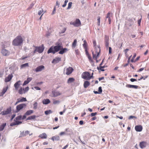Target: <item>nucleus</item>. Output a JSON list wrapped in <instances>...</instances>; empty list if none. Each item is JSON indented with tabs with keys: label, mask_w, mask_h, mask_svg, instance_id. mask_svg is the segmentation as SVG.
I'll list each match as a JSON object with an SVG mask.
<instances>
[{
	"label": "nucleus",
	"mask_w": 149,
	"mask_h": 149,
	"mask_svg": "<svg viewBox=\"0 0 149 149\" xmlns=\"http://www.w3.org/2000/svg\"><path fill=\"white\" fill-rule=\"evenodd\" d=\"M12 111L11 108V107H10L7 108L6 110L3 111H2L1 113V114L2 115L5 116L7 114H9Z\"/></svg>",
	"instance_id": "6"
},
{
	"label": "nucleus",
	"mask_w": 149,
	"mask_h": 149,
	"mask_svg": "<svg viewBox=\"0 0 149 149\" xmlns=\"http://www.w3.org/2000/svg\"><path fill=\"white\" fill-rule=\"evenodd\" d=\"M15 122L16 125H18L22 123V122L18 121L17 120H16Z\"/></svg>",
	"instance_id": "46"
},
{
	"label": "nucleus",
	"mask_w": 149,
	"mask_h": 149,
	"mask_svg": "<svg viewBox=\"0 0 149 149\" xmlns=\"http://www.w3.org/2000/svg\"><path fill=\"white\" fill-rule=\"evenodd\" d=\"M126 87L129 88H133L135 89H137L138 88L139 86L134 85L127 84L126 85Z\"/></svg>",
	"instance_id": "18"
},
{
	"label": "nucleus",
	"mask_w": 149,
	"mask_h": 149,
	"mask_svg": "<svg viewBox=\"0 0 149 149\" xmlns=\"http://www.w3.org/2000/svg\"><path fill=\"white\" fill-rule=\"evenodd\" d=\"M66 109V108H64L63 109V110L62 111H61L59 112L60 114L61 115L63 114L65 112Z\"/></svg>",
	"instance_id": "50"
},
{
	"label": "nucleus",
	"mask_w": 149,
	"mask_h": 149,
	"mask_svg": "<svg viewBox=\"0 0 149 149\" xmlns=\"http://www.w3.org/2000/svg\"><path fill=\"white\" fill-rule=\"evenodd\" d=\"M145 143H146L144 141H142L140 142L139 146L141 148H143L146 147Z\"/></svg>",
	"instance_id": "23"
},
{
	"label": "nucleus",
	"mask_w": 149,
	"mask_h": 149,
	"mask_svg": "<svg viewBox=\"0 0 149 149\" xmlns=\"http://www.w3.org/2000/svg\"><path fill=\"white\" fill-rule=\"evenodd\" d=\"M24 131H23L22 132H20V135L19 136V138H20V137H22L24 136H25L24 135Z\"/></svg>",
	"instance_id": "47"
},
{
	"label": "nucleus",
	"mask_w": 149,
	"mask_h": 149,
	"mask_svg": "<svg viewBox=\"0 0 149 149\" xmlns=\"http://www.w3.org/2000/svg\"><path fill=\"white\" fill-rule=\"evenodd\" d=\"M33 112V110H29L27 111L25 113V115H26L27 116H29Z\"/></svg>",
	"instance_id": "25"
},
{
	"label": "nucleus",
	"mask_w": 149,
	"mask_h": 149,
	"mask_svg": "<svg viewBox=\"0 0 149 149\" xmlns=\"http://www.w3.org/2000/svg\"><path fill=\"white\" fill-rule=\"evenodd\" d=\"M105 42L106 47L108 48L109 45V38L107 36H105Z\"/></svg>",
	"instance_id": "10"
},
{
	"label": "nucleus",
	"mask_w": 149,
	"mask_h": 149,
	"mask_svg": "<svg viewBox=\"0 0 149 149\" xmlns=\"http://www.w3.org/2000/svg\"><path fill=\"white\" fill-rule=\"evenodd\" d=\"M90 85V82L88 81H86L84 83V86L85 88H86Z\"/></svg>",
	"instance_id": "21"
},
{
	"label": "nucleus",
	"mask_w": 149,
	"mask_h": 149,
	"mask_svg": "<svg viewBox=\"0 0 149 149\" xmlns=\"http://www.w3.org/2000/svg\"><path fill=\"white\" fill-rule=\"evenodd\" d=\"M29 131H28V130L26 131H25V132H24V135L25 136H26L28 134H29Z\"/></svg>",
	"instance_id": "52"
},
{
	"label": "nucleus",
	"mask_w": 149,
	"mask_h": 149,
	"mask_svg": "<svg viewBox=\"0 0 149 149\" xmlns=\"http://www.w3.org/2000/svg\"><path fill=\"white\" fill-rule=\"evenodd\" d=\"M45 68L44 66L43 65H41L37 67L36 68L35 70V71L36 72H38L44 69Z\"/></svg>",
	"instance_id": "9"
},
{
	"label": "nucleus",
	"mask_w": 149,
	"mask_h": 149,
	"mask_svg": "<svg viewBox=\"0 0 149 149\" xmlns=\"http://www.w3.org/2000/svg\"><path fill=\"white\" fill-rule=\"evenodd\" d=\"M26 107V104L24 103H22L17 106L16 107V113H17L23 109L24 107Z\"/></svg>",
	"instance_id": "4"
},
{
	"label": "nucleus",
	"mask_w": 149,
	"mask_h": 149,
	"mask_svg": "<svg viewBox=\"0 0 149 149\" xmlns=\"http://www.w3.org/2000/svg\"><path fill=\"white\" fill-rule=\"evenodd\" d=\"M65 132H61L60 133L59 135L60 136H62V135H65Z\"/></svg>",
	"instance_id": "63"
},
{
	"label": "nucleus",
	"mask_w": 149,
	"mask_h": 149,
	"mask_svg": "<svg viewBox=\"0 0 149 149\" xmlns=\"http://www.w3.org/2000/svg\"><path fill=\"white\" fill-rule=\"evenodd\" d=\"M6 42H1V48L2 49H5V44L6 43Z\"/></svg>",
	"instance_id": "40"
},
{
	"label": "nucleus",
	"mask_w": 149,
	"mask_h": 149,
	"mask_svg": "<svg viewBox=\"0 0 149 149\" xmlns=\"http://www.w3.org/2000/svg\"><path fill=\"white\" fill-rule=\"evenodd\" d=\"M73 69L71 67H69L66 69L65 74L67 75L71 74L73 71Z\"/></svg>",
	"instance_id": "8"
},
{
	"label": "nucleus",
	"mask_w": 149,
	"mask_h": 149,
	"mask_svg": "<svg viewBox=\"0 0 149 149\" xmlns=\"http://www.w3.org/2000/svg\"><path fill=\"white\" fill-rule=\"evenodd\" d=\"M97 49L99 50V52H97V55L96 57H95V59L97 58V57L99 56L100 53V48L98 47Z\"/></svg>",
	"instance_id": "36"
},
{
	"label": "nucleus",
	"mask_w": 149,
	"mask_h": 149,
	"mask_svg": "<svg viewBox=\"0 0 149 149\" xmlns=\"http://www.w3.org/2000/svg\"><path fill=\"white\" fill-rule=\"evenodd\" d=\"M97 69L99 70H100L101 71H104L105 70H104V69H103V68H100V66L99 67H97Z\"/></svg>",
	"instance_id": "51"
},
{
	"label": "nucleus",
	"mask_w": 149,
	"mask_h": 149,
	"mask_svg": "<svg viewBox=\"0 0 149 149\" xmlns=\"http://www.w3.org/2000/svg\"><path fill=\"white\" fill-rule=\"evenodd\" d=\"M97 114V112L92 113H91V116L92 117L95 116Z\"/></svg>",
	"instance_id": "61"
},
{
	"label": "nucleus",
	"mask_w": 149,
	"mask_h": 149,
	"mask_svg": "<svg viewBox=\"0 0 149 149\" xmlns=\"http://www.w3.org/2000/svg\"><path fill=\"white\" fill-rule=\"evenodd\" d=\"M68 51V50L67 48H63L62 46V48L60 50L58 53L60 54H63L64 53Z\"/></svg>",
	"instance_id": "12"
},
{
	"label": "nucleus",
	"mask_w": 149,
	"mask_h": 149,
	"mask_svg": "<svg viewBox=\"0 0 149 149\" xmlns=\"http://www.w3.org/2000/svg\"><path fill=\"white\" fill-rule=\"evenodd\" d=\"M52 111L50 110H49L45 111V115H48L49 114L52 113Z\"/></svg>",
	"instance_id": "32"
},
{
	"label": "nucleus",
	"mask_w": 149,
	"mask_h": 149,
	"mask_svg": "<svg viewBox=\"0 0 149 149\" xmlns=\"http://www.w3.org/2000/svg\"><path fill=\"white\" fill-rule=\"evenodd\" d=\"M32 79V78L31 77H28L27 79V80H26L29 82V83L30 82L31 80Z\"/></svg>",
	"instance_id": "56"
},
{
	"label": "nucleus",
	"mask_w": 149,
	"mask_h": 149,
	"mask_svg": "<svg viewBox=\"0 0 149 149\" xmlns=\"http://www.w3.org/2000/svg\"><path fill=\"white\" fill-rule=\"evenodd\" d=\"M23 40L21 36H17L13 41V45L15 46H20L23 43Z\"/></svg>",
	"instance_id": "2"
},
{
	"label": "nucleus",
	"mask_w": 149,
	"mask_h": 149,
	"mask_svg": "<svg viewBox=\"0 0 149 149\" xmlns=\"http://www.w3.org/2000/svg\"><path fill=\"white\" fill-rule=\"evenodd\" d=\"M135 129L136 131L140 132L142 131L143 127L141 125H137L135 126Z\"/></svg>",
	"instance_id": "11"
},
{
	"label": "nucleus",
	"mask_w": 149,
	"mask_h": 149,
	"mask_svg": "<svg viewBox=\"0 0 149 149\" xmlns=\"http://www.w3.org/2000/svg\"><path fill=\"white\" fill-rule=\"evenodd\" d=\"M19 100L20 102H25L27 101L26 98L24 97H22L20 99H19Z\"/></svg>",
	"instance_id": "38"
},
{
	"label": "nucleus",
	"mask_w": 149,
	"mask_h": 149,
	"mask_svg": "<svg viewBox=\"0 0 149 149\" xmlns=\"http://www.w3.org/2000/svg\"><path fill=\"white\" fill-rule=\"evenodd\" d=\"M130 81L132 82H133L135 81H136L137 80L135 79L131 78L130 79Z\"/></svg>",
	"instance_id": "62"
},
{
	"label": "nucleus",
	"mask_w": 149,
	"mask_h": 149,
	"mask_svg": "<svg viewBox=\"0 0 149 149\" xmlns=\"http://www.w3.org/2000/svg\"><path fill=\"white\" fill-rule=\"evenodd\" d=\"M68 1V0H65L64 1V4L62 5V7H65L67 5V3Z\"/></svg>",
	"instance_id": "48"
},
{
	"label": "nucleus",
	"mask_w": 149,
	"mask_h": 149,
	"mask_svg": "<svg viewBox=\"0 0 149 149\" xmlns=\"http://www.w3.org/2000/svg\"><path fill=\"white\" fill-rule=\"evenodd\" d=\"M61 61V58L59 57H56L52 61V63H56L59 62Z\"/></svg>",
	"instance_id": "13"
},
{
	"label": "nucleus",
	"mask_w": 149,
	"mask_h": 149,
	"mask_svg": "<svg viewBox=\"0 0 149 149\" xmlns=\"http://www.w3.org/2000/svg\"><path fill=\"white\" fill-rule=\"evenodd\" d=\"M1 53L4 56H8L10 55V52L8 50L5 49H2L1 50Z\"/></svg>",
	"instance_id": "7"
},
{
	"label": "nucleus",
	"mask_w": 149,
	"mask_h": 149,
	"mask_svg": "<svg viewBox=\"0 0 149 149\" xmlns=\"http://www.w3.org/2000/svg\"><path fill=\"white\" fill-rule=\"evenodd\" d=\"M33 109H36L37 108L38 103L37 102H35L33 104Z\"/></svg>",
	"instance_id": "39"
},
{
	"label": "nucleus",
	"mask_w": 149,
	"mask_h": 149,
	"mask_svg": "<svg viewBox=\"0 0 149 149\" xmlns=\"http://www.w3.org/2000/svg\"><path fill=\"white\" fill-rule=\"evenodd\" d=\"M70 24L77 27H79L81 25V22L79 19H76L74 22H71Z\"/></svg>",
	"instance_id": "5"
},
{
	"label": "nucleus",
	"mask_w": 149,
	"mask_h": 149,
	"mask_svg": "<svg viewBox=\"0 0 149 149\" xmlns=\"http://www.w3.org/2000/svg\"><path fill=\"white\" fill-rule=\"evenodd\" d=\"M13 77V76L12 74H9L7 77L5 78V81L6 82L9 81Z\"/></svg>",
	"instance_id": "16"
},
{
	"label": "nucleus",
	"mask_w": 149,
	"mask_h": 149,
	"mask_svg": "<svg viewBox=\"0 0 149 149\" xmlns=\"http://www.w3.org/2000/svg\"><path fill=\"white\" fill-rule=\"evenodd\" d=\"M62 48V46L59 44L55 46H51L48 50V54L52 53L53 54H55L56 52L59 51Z\"/></svg>",
	"instance_id": "1"
},
{
	"label": "nucleus",
	"mask_w": 149,
	"mask_h": 149,
	"mask_svg": "<svg viewBox=\"0 0 149 149\" xmlns=\"http://www.w3.org/2000/svg\"><path fill=\"white\" fill-rule=\"evenodd\" d=\"M60 103V101L59 100H54L53 101V103L54 104H58Z\"/></svg>",
	"instance_id": "44"
},
{
	"label": "nucleus",
	"mask_w": 149,
	"mask_h": 149,
	"mask_svg": "<svg viewBox=\"0 0 149 149\" xmlns=\"http://www.w3.org/2000/svg\"><path fill=\"white\" fill-rule=\"evenodd\" d=\"M50 101L48 99H44L42 101V102L44 104H47L50 103Z\"/></svg>",
	"instance_id": "19"
},
{
	"label": "nucleus",
	"mask_w": 149,
	"mask_h": 149,
	"mask_svg": "<svg viewBox=\"0 0 149 149\" xmlns=\"http://www.w3.org/2000/svg\"><path fill=\"white\" fill-rule=\"evenodd\" d=\"M24 88H22V87H21L19 90V91H18L19 93L20 94H22L23 93L22 91H24Z\"/></svg>",
	"instance_id": "33"
},
{
	"label": "nucleus",
	"mask_w": 149,
	"mask_h": 149,
	"mask_svg": "<svg viewBox=\"0 0 149 149\" xmlns=\"http://www.w3.org/2000/svg\"><path fill=\"white\" fill-rule=\"evenodd\" d=\"M77 43V40L76 39L74 40V41L72 44V47L75 48L76 45Z\"/></svg>",
	"instance_id": "30"
},
{
	"label": "nucleus",
	"mask_w": 149,
	"mask_h": 149,
	"mask_svg": "<svg viewBox=\"0 0 149 149\" xmlns=\"http://www.w3.org/2000/svg\"><path fill=\"white\" fill-rule=\"evenodd\" d=\"M72 2H70L68 4V6L67 9V10L70 9L72 7Z\"/></svg>",
	"instance_id": "37"
},
{
	"label": "nucleus",
	"mask_w": 149,
	"mask_h": 149,
	"mask_svg": "<svg viewBox=\"0 0 149 149\" xmlns=\"http://www.w3.org/2000/svg\"><path fill=\"white\" fill-rule=\"evenodd\" d=\"M129 49H126L125 50V56L127 57L128 56L127 52L129 51Z\"/></svg>",
	"instance_id": "43"
},
{
	"label": "nucleus",
	"mask_w": 149,
	"mask_h": 149,
	"mask_svg": "<svg viewBox=\"0 0 149 149\" xmlns=\"http://www.w3.org/2000/svg\"><path fill=\"white\" fill-rule=\"evenodd\" d=\"M6 125V123H3L0 126V131H2Z\"/></svg>",
	"instance_id": "27"
},
{
	"label": "nucleus",
	"mask_w": 149,
	"mask_h": 149,
	"mask_svg": "<svg viewBox=\"0 0 149 149\" xmlns=\"http://www.w3.org/2000/svg\"><path fill=\"white\" fill-rule=\"evenodd\" d=\"M7 90V88H4L3 89L2 91L1 92V94L2 95H3L6 92Z\"/></svg>",
	"instance_id": "34"
},
{
	"label": "nucleus",
	"mask_w": 149,
	"mask_h": 149,
	"mask_svg": "<svg viewBox=\"0 0 149 149\" xmlns=\"http://www.w3.org/2000/svg\"><path fill=\"white\" fill-rule=\"evenodd\" d=\"M133 118H135L136 119L137 118V117H136L134 116H130L128 118L130 120V119H133Z\"/></svg>",
	"instance_id": "49"
},
{
	"label": "nucleus",
	"mask_w": 149,
	"mask_h": 149,
	"mask_svg": "<svg viewBox=\"0 0 149 149\" xmlns=\"http://www.w3.org/2000/svg\"><path fill=\"white\" fill-rule=\"evenodd\" d=\"M21 82V81L20 80H19L16 82L14 84V86L16 90H17L20 85L22 84L21 83H20Z\"/></svg>",
	"instance_id": "15"
},
{
	"label": "nucleus",
	"mask_w": 149,
	"mask_h": 149,
	"mask_svg": "<svg viewBox=\"0 0 149 149\" xmlns=\"http://www.w3.org/2000/svg\"><path fill=\"white\" fill-rule=\"evenodd\" d=\"M144 68H140L137 71V72H141L142 71H143L144 70Z\"/></svg>",
	"instance_id": "64"
},
{
	"label": "nucleus",
	"mask_w": 149,
	"mask_h": 149,
	"mask_svg": "<svg viewBox=\"0 0 149 149\" xmlns=\"http://www.w3.org/2000/svg\"><path fill=\"white\" fill-rule=\"evenodd\" d=\"M90 73L88 72H85L83 73L81 75L82 78L87 80H89L91 79Z\"/></svg>",
	"instance_id": "3"
},
{
	"label": "nucleus",
	"mask_w": 149,
	"mask_h": 149,
	"mask_svg": "<svg viewBox=\"0 0 149 149\" xmlns=\"http://www.w3.org/2000/svg\"><path fill=\"white\" fill-rule=\"evenodd\" d=\"M102 87L101 86L99 87L98 89V92L99 93V94H101L102 93Z\"/></svg>",
	"instance_id": "42"
},
{
	"label": "nucleus",
	"mask_w": 149,
	"mask_h": 149,
	"mask_svg": "<svg viewBox=\"0 0 149 149\" xmlns=\"http://www.w3.org/2000/svg\"><path fill=\"white\" fill-rule=\"evenodd\" d=\"M45 48L43 44H42L41 46L38 47V48L37 52L39 53H41L43 51Z\"/></svg>",
	"instance_id": "14"
},
{
	"label": "nucleus",
	"mask_w": 149,
	"mask_h": 149,
	"mask_svg": "<svg viewBox=\"0 0 149 149\" xmlns=\"http://www.w3.org/2000/svg\"><path fill=\"white\" fill-rule=\"evenodd\" d=\"M136 53H134V54L133 56L132 59L131 60V61L132 62H135V61H134V59L136 57Z\"/></svg>",
	"instance_id": "35"
},
{
	"label": "nucleus",
	"mask_w": 149,
	"mask_h": 149,
	"mask_svg": "<svg viewBox=\"0 0 149 149\" xmlns=\"http://www.w3.org/2000/svg\"><path fill=\"white\" fill-rule=\"evenodd\" d=\"M95 48V52L96 53H97V52H98L99 51V50L97 49V48L99 47H100V46H99V47H97L96 46L94 47Z\"/></svg>",
	"instance_id": "55"
},
{
	"label": "nucleus",
	"mask_w": 149,
	"mask_h": 149,
	"mask_svg": "<svg viewBox=\"0 0 149 149\" xmlns=\"http://www.w3.org/2000/svg\"><path fill=\"white\" fill-rule=\"evenodd\" d=\"M74 80V78L72 77L69 78L68 80L67 83H70L73 82Z\"/></svg>",
	"instance_id": "28"
},
{
	"label": "nucleus",
	"mask_w": 149,
	"mask_h": 149,
	"mask_svg": "<svg viewBox=\"0 0 149 149\" xmlns=\"http://www.w3.org/2000/svg\"><path fill=\"white\" fill-rule=\"evenodd\" d=\"M29 66V64L28 63H26L21 65L20 68L23 69L25 68L26 67H28Z\"/></svg>",
	"instance_id": "26"
},
{
	"label": "nucleus",
	"mask_w": 149,
	"mask_h": 149,
	"mask_svg": "<svg viewBox=\"0 0 149 149\" xmlns=\"http://www.w3.org/2000/svg\"><path fill=\"white\" fill-rule=\"evenodd\" d=\"M97 25L98 26H100V16H98L97 17Z\"/></svg>",
	"instance_id": "41"
},
{
	"label": "nucleus",
	"mask_w": 149,
	"mask_h": 149,
	"mask_svg": "<svg viewBox=\"0 0 149 149\" xmlns=\"http://www.w3.org/2000/svg\"><path fill=\"white\" fill-rule=\"evenodd\" d=\"M71 131V130H70L68 128H66L65 130V131L66 132H70Z\"/></svg>",
	"instance_id": "57"
},
{
	"label": "nucleus",
	"mask_w": 149,
	"mask_h": 149,
	"mask_svg": "<svg viewBox=\"0 0 149 149\" xmlns=\"http://www.w3.org/2000/svg\"><path fill=\"white\" fill-rule=\"evenodd\" d=\"M36 118V116L35 115H33L27 118L26 119V120H31L32 119H34Z\"/></svg>",
	"instance_id": "29"
},
{
	"label": "nucleus",
	"mask_w": 149,
	"mask_h": 149,
	"mask_svg": "<svg viewBox=\"0 0 149 149\" xmlns=\"http://www.w3.org/2000/svg\"><path fill=\"white\" fill-rule=\"evenodd\" d=\"M22 118V116L21 115H19L17 116L14 120L15 121H16V120H20Z\"/></svg>",
	"instance_id": "31"
},
{
	"label": "nucleus",
	"mask_w": 149,
	"mask_h": 149,
	"mask_svg": "<svg viewBox=\"0 0 149 149\" xmlns=\"http://www.w3.org/2000/svg\"><path fill=\"white\" fill-rule=\"evenodd\" d=\"M56 7H54V8L52 12V15H53L55 13V11H56Z\"/></svg>",
	"instance_id": "58"
},
{
	"label": "nucleus",
	"mask_w": 149,
	"mask_h": 149,
	"mask_svg": "<svg viewBox=\"0 0 149 149\" xmlns=\"http://www.w3.org/2000/svg\"><path fill=\"white\" fill-rule=\"evenodd\" d=\"M43 12V9H42L41 10H39L38 12V15H41Z\"/></svg>",
	"instance_id": "53"
},
{
	"label": "nucleus",
	"mask_w": 149,
	"mask_h": 149,
	"mask_svg": "<svg viewBox=\"0 0 149 149\" xmlns=\"http://www.w3.org/2000/svg\"><path fill=\"white\" fill-rule=\"evenodd\" d=\"M51 139L53 141H59L60 140L59 136H53L52 137Z\"/></svg>",
	"instance_id": "22"
},
{
	"label": "nucleus",
	"mask_w": 149,
	"mask_h": 149,
	"mask_svg": "<svg viewBox=\"0 0 149 149\" xmlns=\"http://www.w3.org/2000/svg\"><path fill=\"white\" fill-rule=\"evenodd\" d=\"M110 14L111 13L110 12H109L107 14L106 19V20L107 19H108V20L109 24H110L111 23V19L110 17Z\"/></svg>",
	"instance_id": "20"
},
{
	"label": "nucleus",
	"mask_w": 149,
	"mask_h": 149,
	"mask_svg": "<svg viewBox=\"0 0 149 149\" xmlns=\"http://www.w3.org/2000/svg\"><path fill=\"white\" fill-rule=\"evenodd\" d=\"M29 83V82L28 81L26 80L25 81L23 84V86H25Z\"/></svg>",
	"instance_id": "54"
},
{
	"label": "nucleus",
	"mask_w": 149,
	"mask_h": 149,
	"mask_svg": "<svg viewBox=\"0 0 149 149\" xmlns=\"http://www.w3.org/2000/svg\"><path fill=\"white\" fill-rule=\"evenodd\" d=\"M87 44L84 43L83 46L85 49H87Z\"/></svg>",
	"instance_id": "59"
},
{
	"label": "nucleus",
	"mask_w": 149,
	"mask_h": 149,
	"mask_svg": "<svg viewBox=\"0 0 149 149\" xmlns=\"http://www.w3.org/2000/svg\"><path fill=\"white\" fill-rule=\"evenodd\" d=\"M128 20L130 22H132L133 23H134L133 18H129Z\"/></svg>",
	"instance_id": "60"
},
{
	"label": "nucleus",
	"mask_w": 149,
	"mask_h": 149,
	"mask_svg": "<svg viewBox=\"0 0 149 149\" xmlns=\"http://www.w3.org/2000/svg\"><path fill=\"white\" fill-rule=\"evenodd\" d=\"M24 88V93H25L26 92H27L29 89V88L28 86H27V87H26L25 88Z\"/></svg>",
	"instance_id": "45"
},
{
	"label": "nucleus",
	"mask_w": 149,
	"mask_h": 149,
	"mask_svg": "<svg viewBox=\"0 0 149 149\" xmlns=\"http://www.w3.org/2000/svg\"><path fill=\"white\" fill-rule=\"evenodd\" d=\"M39 137H40L42 139H46L47 137V134L45 133H43L42 134H40Z\"/></svg>",
	"instance_id": "24"
},
{
	"label": "nucleus",
	"mask_w": 149,
	"mask_h": 149,
	"mask_svg": "<svg viewBox=\"0 0 149 149\" xmlns=\"http://www.w3.org/2000/svg\"><path fill=\"white\" fill-rule=\"evenodd\" d=\"M52 94L54 97H57L61 95V94L58 91H52Z\"/></svg>",
	"instance_id": "17"
}]
</instances>
